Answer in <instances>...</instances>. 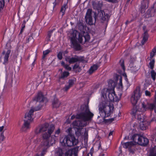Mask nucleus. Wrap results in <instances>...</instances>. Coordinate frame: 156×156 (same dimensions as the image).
I'll return each mask as SVG.
<instances>
[{
  "instance_id": "nucleus-24",
  "label": "nucleus",
  "mask_w": 156,
  "mask_h": 156,
  "mask_svg": "<svg viewBox=\"0 0 156 156\" xmlns=\"http://www.w3.org/2000/svg\"><path fill=\"white\" fill-rule=\"evenodd\" d=\"M123 147L125 148H128L132 147L135 145V144L133 141L128 142L126 143H123L122 144Z\"/></svg>"
},
{
  "instance_id": "nucleus-22",
  "label": "nucleus",
  "mask_w": 156,
  "mask_h": 156,
  "mask_svg": "<svg viewBox=\"0 0 156 156\" xmlns=\"http://www.w3.org/2000/svg\"><path fill=\"white\" fill-rule=\"evenodd\" d=\"M107 14L105 15L103 11L102 10H101L98 12V17H97L96 16H95L94 19L95 21L96 20V18L98 17H100L101 18V19L103 20H105L106 19L105 17H107Z\"/></svg>"
},
{
  "instance_id": "nucleus-33",
  "label": "nucleus",
  "mask_w": 156,
  "mask_h": 156,
  "mask_svg": "<svg viewBox=\"0 0 156 156\" xmlns=\"http://www.w3.org/2000/svg\"><path fill=\"white\" fill-rule=\"evenodd\" d=\"M148 39V34L147 32H145L143 35V39L141 42L142 44H144L147 41Z\"/></svg>"
},
{
  "instance_id": "nucleus-29",
  "label": "nucleus",
  "mask_w": 156,
  "mask_h": 156,
  "mask_svg": "<svg viewBox=\"0 0 156 156\" xmlns=\"http://www.w3.org/2000/svg\"><path fill=\"white\" fill-rule=\"evenodd\" d=\"M69 73L67 71H64L61 74V75L59 76V79H64L65 78L67 77L69 75Z\"/></svg>"
},
{
  "instance_id": "nucleus-19",
  "label": "nucleus",
  "mask_w": 156,
  "mask_h": 156,
  "mask_svg": "<svg viewBox=\"0 0 156 156\" xmlns=\"http://www.w3.org/2000/svg\"><path fill=\"white\" fill-rule=\"evenodd\" d=\"M149 3L148 0H143L141 2L140 9L141 13L144 12L145 9L148 7Z\"/></svg>"
},
{
  "instance_id": "nucleus-37",
  "label": "nucleus",
  "mask_w": 156,
  "mask_h": 156,
  "mask_svg": "<svg viewBox=\"0 0 156 156\" xmlns=\"http://www.w3.org/2000/svg\"><path fill=\"white\" fill-rule=\"evenodd\" d=\"M81 131V129L79 128H77V130L75 131V134L76 136H80Z\"/></svg>"
},
{
  "instance_id": "nucleus-61",
  "label": "nucleus",
  "mask_w": 156,
  "mask_h": 156,
  "mask_svg": "<svg viewBox=\"0 0 156 156\" xmlns=\"http://www.w3.org/2000/svg\"><path fill=\"white\" fill-rule=\"evenodd\" d=\"M154 112L156 113V106H155L154 108Z\"/></svg>"
},
{
  "instance_id": "nucleus-62",
  "label": "nucleus",
  "mask_w": 156,
  "mask_h": 156,
  "mask_svg": "<svg viewBox=\"0 0 156 156\" xmlns=\"http://www.w3.org/2000/svg\"><path fill=\"white\" fill-rule=\"evenodd\" d=\"M154 121V119H153V118H152V119H151V122H152V121Z\"/></svg>"
},
{
  "instance_id": "nucleus-49",
  "label": "nucleus",
  "mask_w": 156,
  "mask_h": 156,
  "mask_svg": "<svg viewBox=\"0 0 156 156\" xmlns=\"http://www.w3.org/2000/svg\"><path fill=\"white\" fill-rule=\"evenodd\" d=\"M1 137H2V141L5 138V137L4 136V133H3V132L1 133Z\"/></svg>"
},
{
  "instance_id": "nucleus-14",
  "label": "nucleus",
  "mask_w": 156,
  "mask_h": 156,
  "mask_svg": "<svg viewBox=\"0 0 156 156\" xmlns=\"http://www.w3.org/2000/svg\"><path fill=\"white\" fill-rule=\"evenodd\" d=\"M78 148L75 147L71 150H69L65 153V156H78Z\"/></svg>"
},
{
  "instance_id": "nucleus-26",
  "label": "nucleus",
  "mask_w": 156,
  "mask_h": 156,
  "mask_svg": "<svg viewBox=\"0 0 156 156\" xmlns=\"http://www.w3.org/2000/svg\"><path fill=\"white\" fill-rule=\"evenodd\" d=\"M10 52L11 51L9 50H8L6 52H5V51H4L2 52V56L3 55H5L4 62V63L7 62L8 61V58Z\"/></svg>"
},
{
  "instance_id": "nucleus-31",
  "label": "nucleus",
  "mask_w": 156,
  "mask_h": 156,
  "mask_svg": "<svg viewBox=\"0 0 156 156\" xmlns=\"http://www.w3.org/2000/svg\"><path fill=\"white\" fill-rule=\"evenodd\" d=\"M76 81V79L75 78H73L72 79L69 80L68 82L69 86L72 87L74 85V83Z\"/></svg>"
},
{
  "instance_id": "nucleus-18",
  "label": "nucleus",
  "mask_w": 156,
  "mask_h": 156,
  "mask_svg": "<svg viewBox=\"0 0 156 156\" xmlns=\"http://www.w3.org/2000/svg\"><path fill=\"white\" fill-rule=\"evenodd\" d=\"M61 105V102L59 101L55 96L52 101V105L53 108H58Z\"/></svg>"
},
{
  "instance_id": "nucleus-6",
  "label": "nucleus",
  "mask_w": 156,
  "mask_h": 156,
  "mask_svg": "<svg viewBox=\"0 0 156 156\" xmlns=\"http://www.w3.org/2000/svg\"><path fill=\"white\" fill-rule=\"evenodd\" d=\"M5 83L4 86V90H8L12 87L13 71L12 69H6Z\"/></svg>"
},
{
  "instance_id": "nucleus-52",
  "label": "nucleus",
  "mask_w": 156,
  "mask_h": 156,
  "mask_svg": "<svg viewBox=\"0 0 156 156\" xmlns=\"http://www.w3.org/2000/svg\"><path fill=\"white\" fill-rule=\"evenodd\" d=\"M4 127V126H0V132H1L3 130Z\"/></svg>"
},
{
  "instance_id": "nucleus-8",
  "label": "nucleus",
  "mask_w": 156,
  "mask_h": 156,
  "mask_svg": "<svg viewBox=\"0 0 156 156\" xmlns=\"http://www.w3.org/2000/svg\"><path fill=\"white\" fill-rule=\"evenodd\" d=\"M107 94L108 95V98L110 101L114 102L118 101V98L117 96H116L114 90H109V89H108L105 92L104 90L102 91V97H103L104 98L105 97L107 98Z\"/></svg>"
},
{
  "instance_id": "nucleus-15",
  "label": "nucleus",
  "mask_w": 156,
  "mask_h": 156,
  "mask_svg": "<svg viewBox=\"0 0 156 156\" xmlns=\"http://www.w3.org/2000/svg\"><path fill=\"white\" fill-rule=\"evenodd\" d=\"M149 143V140L148 139L143 136L141 135L140 138L138 142L139 145L144 146H146Z\"/></svg>"
},
{
  "instance_id": "nucleus-11",
  "label": "nucleus",
  "mask_w": 156,
  "mask_h": 156,
  "mask_svg": "<svg viewBox=\"0 0 156 156\" xmlns=\"http://www.w3.org/2000/svg\"><path fill=\"white\" fill-rule=\"evenodd\" d=\"M50 125L48 123H45L36 128L35 130L36 134H38L40 133L48 131V129L50 127Z\"/></svg>"
},
{
  "instance_id": "nucleus-42",
  "label": "nucleus",
  "mask_w": 156,
  "mask_h": 156,
  "mask_svg": "<svg viewBox=\"0 0 156 156\" xmlns=\"http://www.w3.org/2000/svg\"><path fill=\"white\" fill-rule=\"evenodd\" d=\"M71 87L70 86H69V85H66L63 88L62 90L64 91H67Z\"/></svg>"
},
{
  "instance_id": "nucleus-10",
  "label": "nucleus",
  "mask_w": 156,
  "mask_h": 156,
  "mask_svg": "<svg viewBox=\"0 0 156 156\" xmlns=\"http://www.w3.org/2000/svg\"><path fill=\"white\" fill-rule=\"evenodd\" d=\"M55 129L54 125H50V127L48 129L47 132H45L42 135V137L44 140H49V137L51 136V134L54 131Z\"/></svg>"
},
{
  "instance_id": "nucleus-51",
  "label": "nucleus",
  "mask_w": 156,
  "mask_h": 156,
  "mask_svg": "<svg viewBox=\"0 0 156 156\" xmlns=\"http://www.w3.org/2000/svg\"><path fill=\"white\" fill-rule=\"evenodd\" d=\"M76 115H73L72 116H71V119H74L75 118H76Z\"/></svg>"
},
{
  "instance_id": "nucleus-50",
  "label": "nucleus",
  "mask_w": 156,
  "mask_h": 156,
  "mask_svg": "<svg viewBox=\"0 0 156 156\" xmlns=\"http://www.w3.org/2000/svg\"><path fill=\"white\" fill-rule=\"evenodd\" d=\"M100 156H107V154L106 153H102L101 154Z\"/></svg>"
},
{
  "instance_id": "nucleus-12",
  "label": "nucleus",
  "mask_w": 156,
  "mask_h": 156,
  "mask_svg": "<svg viewBox=\"0 0 156 156\" xmlns=\"http://www.w3.org/2000/svg\"><path fill=\"white\" fill-rule=\"evenodd\" d=\"M135 60L134 58H131L127 62V66H125L124 65V62L123 59H121L119 62L122 68H125L126 67L133 68L135 67L134 62Z\"/></svg>"
},
{
  "instance_id": "nucleus-25",
  "label": "nucleus",
  "mask_w": 156,
  "mask_h": 156,
  "mask_svg": "<svg viewBox=\"0 0 156 156\" xmlns=\"http://www.w3.org/2000/svg\"><path fill=\"white\" fill-rule=\"evenodd\" d=\"M66 60L70 63H73L76 62L79 60V57L75 56L74 58H70L69 57H68L66 58Z\"/></svg>"
},
{
  "instance_id": "nucleus-55",
  "label": "nucleus",
  "mask_w": 156,
  "mask_h": 156,
  "mask_svg": "<svg viewBox=\"0 0 156 156\" xmlns=\"http://www.w3.org/2000/svg\"><path fill=\"white\" fill-rule=\"evenodd\" d=\"M152 139L154 140V139L155 137L156 136V135L155 134H153V135H152Z\"/></svg>"
},
{
  "instance_id": "nucleus-9",
  "label": "nucleus",
  "mask_w": 156,
  "mask_h": 156,
  "mask_svg": "<svg viewBox=\"0 0 156 156\" xmlns=\"http://www.w3.org/2000/svg\"><path fill=\"white\" fill-rule=\"evenodd\" d=\"M141 113L140 111L138 108H133L131 112V114L135 118L141 121L144 120L142 118H143L144 115L143 114L140 113Z\"/></svg>"
},
{
  "instance_id": "nucleus-56",
  "label": "nucleus",
  "mask_w": 156,
  "mask_h": 156,
  "mask_svg": "<svg viewBox=\"0 0 156 156\" xmlns=\"http://www.w3.org/2000/svg\"><path fill=\"white\" fill-rule=\"evenodd\" d=\"M109 121L110 122H112L114 120V118H112L109 119Z\"/></svg>"
},
{
  "instance_id": "nucleus-44",
  "label": "nucleus",
  "mask_w": 156,
  "mask_h": 156,
  "mask_svg": "<svg viewBox=\"0 0 156 156\" xmlns=\"http://www.w3.org/2000/svg\"><path fill=\"white\" fill-rule=\"evenodd\" d=\"M50 52V50H46L43 51V58H44L45 57L46 55L47 54H48Z\"/></svg>"
},
{
  "instance_id": "nucleus-16",
  "label": "nucleus",
  "mask_w": 156,
  "mask_h": 156,
  "mask_svg": "<svg viewBox=\"0 0 156 156\" xmlns=\"http://www.w3.org/2000/svg\"><path fill=\"white\" fill-rule=\"evenodd\" d=\"M142 107L145 110H149L151 111H152L154 108L155 106L154 103H147L145 104L144 102L142 103Z\"/></svg>"
},
{
  "instance_id": "nucleus-28",
  "label": "nucleus",
  "mask_w": 156,
  "mask_h": 156,
  "mask_svg": "<svg viewBox=\"0 0 156 156\" xmlns=\"http://www.w3.org/2000/svg\"><path fill=\"white\" fill-rule=\"evenodd\" d=\"M149 72H150L149 74L150 75L151 78L153 81H155L156 79V72H155L153 69H151V70Z\"/></svg>"
},
{
  "instance_id": "nucleus-48",
  "label": "nucleus",
  "mask_w": 156,
  "mask_h": 156,
  "mask_svg": "<svg viewBox=\"0 0 156 156\" xmlns=\"http://www.w3.org/2000/svg\"><path fill=\"white\" fill-rule=\"evenodd\" d=\"M145 95L147 96H151V93L150 91L146 90L145 91Z\"/></svg>"
},
{
  "instance_id": "nucleus-5",
  "label": "nucleus",
  "mask_w": 156,
  "mask_h": 156,
  "mask_svg": "<svg viewBox=\"0 0 156 156\" xmlns=\"http://www.w3.org/2000/svg\"><path fill=\"white\" fill-rule=\"evenodd\" d=\"M78 140L76 139L74 135L69 134L66 136L62 141V144L64 146L70 147L76 145Z\"/></svg>"
},
{
  "instance_id": "nucleus-60",
  "label": "nucleus",
  "mask_w": 156,
  "mask_h": 156,
  "mask_svg": "<svg viewBox=\"0 0 156 156\" xmlns=\"http://www.w3.org/2000/svg\"><path fill=\"white\" fill-rule=\"evenodd\" d=\"M124 139H125V140H129V136H128L127 137L126 136L125 137Z\"/></svg>"
},
{
  "instance_id": "nucleus-46",
  "label": "nucleus",
  "mask_w": 156,
  "mask_h": 156,
  "mask_svg": "<svg viewBox=\"0 0 156 156\" xmlns=\"http://www.w3.org/2000/svg\"><path fill=\"white\" fill-rule=\"evenodd\" d=\"M62 52H59L58 54L57 57L59 59L61 60L62 59Z\"/></svg>"
},
{
  "instance_id": "nucleus-4",
  "label": "nucleus",
  "mask_w": 156,
  "mask_h": 156,
  "mask_svg": "<svg viewBox=\"0 0 156 156\" xmlns=\"http://www.w3.org/2000/svg\"><path fill=\"white\" fill-rule=\"evenodd\" d=\"M98 107L100 113L103 114L105 118L110 116L112 113L114 108L113 104H109L108 105L105 101L100 103Z\"/></svg>"
},
{
  "instance_id": "nucleus-41",
  "label": "nucleus",
  "mask_w": 156,
  "mask_h": 156,
  "mask_svg": "<svg viewBox=\"0 0 156 156\" xmlns=\"http://www.w3.org/2000/svg\"><path fill=\"white\" fill-rule=\"evenodd\" d=\"M129 151L130 153H131L133 154H134L135 153V151H136L134 145V146L133 147H132L129 148Z\"/></svg>"
},
{
  "instance_id": "nucleus-3",
  "label": "nucleus",
  "mask_w": 156,
  "mask_h": 156,
  "mask_svg": "<svg viewBox=\"0 0 156 156\" xmlns=\"http://www.w3.org/2000/svg\"><path fill=\"white\" fill-rule=\"evenodd\" d=\"M41 108V106L38 105L37 107H35L33 109H31L28 112L26 113L25 115V118L27 119V120H24V123L22 126L21 129L23 131H25L27 129L30 128V122L32 121L33 119L32 118V115H33L34 111L39 110Z\"/></svg>"
},
{
  "instance_id": "nucleus-7",
  "label": "nucleus",
  "mask_w": 156,
  "mask_h": 156,
  "mask_svg": "<svg viewBox=\"0 0 156 156\" xmlns=\"http://www.w3.org/2000/svg\"><path fill=\"white\" fill-rule=\"evenodd\" d=\"M141 95L140 88L139 87H137L134 91L130 98L131 102L133 106V108H135L136 107L138 108V106L136 105V104H137L138 101L140 99Z\"/></svg>"
},
{
  "instance_id": "nucleus-47",
  "label": "nucleus",
  "mask_w": 156,
  "mask_h": 156,
  "mask_svg": "<svg viewBox=\"0 0 156 156\" xmlns=\"http://www.w3.org/2000/svg\"><path fill=\"white\" fill-rule=\"evenodd\" d=\"M61 65L63 67L65 68H68V66L65 64L64 62L62 61L61 62Z\"/></svg>"
},
{
  "instance_id": "nucleus-32",
  "label": "nucleus",
  "mask_w": 156,
  "mask_h": 156,
  "mask_svg": "<svg viewBox=\"0 0 156 156\" xmlns=\"http://www.w3.org/2000/svg\"><path fill=\"white\" fill-rule=\"evenodd\" d=\"M108 86L111 88H114L115 86V83L114 81L112 80H110L108 81Z\"/></svg>"
},
{
  "instance_id": "nucleus-63",
  "label": "nucleus",
  "mask_w": 156,
  "mask_h": 156,
  "mask_svg": "<svg viewBox=\"0 0 156 156\" xmlns=\"http://www.w3.org/2000/svg\"><path fill=\"white\" fill-rule=\"evenodd\" d=\"M50 36H51V35L50 34H48V38H50Z\"/></svg>"
},
{
  "instance_id": "nucleus-17",
  "label": "nucleus",
  "mask_w": 156,
  "mask_h": 156,
  "mask_svg": "<svg viewBox=\"0 0 156 156\" xmlns=\"http://www.w3.org/2000/svg\"><path fill=\"white\" fill-rule=\"evenodd\" d=\"M45 98L41 92H39L37 95L35 97L34 100L36 101L37 102H43Z\"/></svg>"
},
{
  "instance_id": "nucleus-30",
  "label": "nucleus",
  "mask_w": 156,
  "mask_h": 156,
  "mask_svg": "<svg viewBox=\"0 0 156 156\" xmlns=\"http://www.w3.org/2000/svg\"><path fill=\"white\" fill-rule=\"evenodd\" d=\"M149 156H156V146L150 150Z\"/></svg>"
},
{
  "instance_id": "nucleus-40",
  "label": "nucleus",
  "mask_w": 156,
  "mask_h": 156,
  "mask_svg": "<svg viewBox=\"0 0 156 156\" xmlns=\"http://www.w3.org/2000/svg\"><path fill=\"white\" fill-rule=\"evenodd\" d=\"M58 156H64V153L62 149L58 150L57 152Z\"/></svg>"
},
{
  "instance_id": "nucleus-35",
  "label": "nucleus",
  "mask_w": 156,
  "mask_h": 156,
  "mask_svg": "<svg viewBox=\"0 0 156 156\" xmlns=\"http://www.w3.org/2000/svg\"><path fill=\"white\" fill-rule=\"evenodd\" d=\"M49 140H44L43 139L41 145L44 146H48L49 145Z\"/></svg>"
},
{
  "instance_id": "nucleus-20",
  "label": "nucleus",
  "mask_w": 156,
  "mask_h": 156,
  "mask_svg": "<svg viewBox=\"0 0 156 156\" xmlns=\"http://www.w3.org/2000/svg\"><path fill=\"white\" fill-rule=\"evenodd\" d=\"M153 8V9H152L150 11L148 10L147 13H145V16L146 18H148L150 16H154V9H156V2L154 4Z\"/></svg>"
},
{
  "instance_id": "nucleus-57",
  "label": "nucleus",
  "mask_w": 156,
  "mask_h": 156,
  "mask_svg": "<svg viewBox=\"0 0 156 156\" xmlns=\"http://www.w3.org/2000/svg\"><path fill=\"white\" fill-rule=\"evenodd\" d=\"M93 154L91 153H89L87 154L86 156H93Z\"/></svg>"
},
{
  "instance_id": "nucleus-21",
  "label": "nucleus",
  "mask_w": 156,
  "mask_h": 156,
  "mask_svg": "<svg viewBox=\"0 0 156 156\" xmlns=\"http://www.w3.org/2000/svg\"><path fill=\"white\" fill-rule=\"evenodd\" d=\"M141 135L140 134H133L130 140L133 141V143L136 144H138V142L139 141L140 136Z\"/></svg>"
},
{
  "instance_id": "nucleus-58",
  "label": "nucleus",
  "mask_w": 156,
  "mask_h": 156,
  "mask_svg": "<svg viewBox=\"0 0 156 156\" xmlns=\"http://www.w3.org/2000/svg\"><path fill=\"white\" fill-rule=\"evenodd\" d=\"M68 131L69 132V134H71L70 133V131H71V128H69L68 129Z\"/></svg>"
},
{
  "instance_id": "nucleus-34",
  "label": "nucleus",
  "mask_w": 156,
  "mask_h": 156,
  "mask_svg": "<svg viewBox=\"0 0 156 156\" xmlns=\"http://www.w3.org/2000/svg\"><path fill=\"white\" fill-rule=\"evenodd\" d=\"M4 6V0H0V13L2 12Z\"/></svg>"
},
{
  "instance_id": "nucleus-53",
  "label": "nucleus",
  "mask_w": 156,
  "mask_h": 156,
  "mask_svg": "<svg viewBox=\"0 0 156 156\" xmlns=\"http://www.w3.org/2000/svg\"><path fill=\"white\" fill-rule=\"evenodd\" d=\"M113 132L114 131H111L109 133V134H108V136H110L111 135H112V134H113Z\"/></svg>"
},
{
  "instance_id": "nucleus-23",
  "label": "nucleus",
  "mask_w": 156,
  "mask_h": 156,
  "mask_svg": "<svg viewBox=\"0 0 156 156\" xmlns=\"http://www.w3.org/2000/svg\"><path fill=\"white\" fill-rule=\"evenodd\" d=\"M148 125V123L147 121L143 120L140 122V128L142 130H145L147 127Z\"/></svg>"
},
{
  "instance_id": "nucleus-2",
  "label": "nucleus",
  "mask_w": 156,
  "mask_h": 156,
  "mask_svg": "<svg viewBox=\"0 0 156 156\" xmlns=\"http://www.w3.org/2000/svg\"><path fill=\"white\" fill-rule=\"evenodd\" d=\"M77 35L78 36V40L80 43H83L89 41L90 36L87 32L81 31L80 33H79L76 30H72L70 36L72 46L76 50H79L81 49V47L77 42Z\"/></svg>"
},
{
  "instance_id": "nucleus-39",
  "label": "nucleus",
  "mask_w": 156,
  "mask_h": 156,
  "mask_svg": "<svg viewBox=\"0 0 156 156\" xmlns=\"http://www.w3.org/2000/svg\"><path fill=\"white\" fill-rule=\"evenodd\" d=\"M154 59H151L149 63V66L151 68H153L154 67Z\"/></svg>"
},
{
  "instance_id": "nucleus-64",
  "label": "nucleus",
  "mask_w": 156,
  "mask_h": 156,
  "mask_svg": "<svg viewBox=\"0 0 156 156\" xmlns=\"http://www.w3.org/2000/svg\"><path fill=\"white\" fill-rule=\"evenodd\" d=\"M155 98H156V91L155 92Z\"/></svg>"
},
{
  "instance_id": "nucleus-38",
  "label": "nucleus",
  "mask_w": 156,
  "mask_h": 156,
  "mask_svg": "<svg viewBox=\"0 0 156 156\" xmlns=\"http://www.w3.org/2000/svg\"><path fill=\"white\" fill-rule=\"evenodd\" d=\"M66 5L63 6L61 8L60 13H62V15L63 16L65 13L66 9Z\"/></svg>"
},
{
  "instance_id": "nucleus-45",
  "label": "nucleus",
  "mask_w": 156,
  "mask_h": 156,
  "mask_svg": "<svg viewBox=\"0 0 156 156\" xmlns=\"http://www.w3.org/2000/svg\"><path fill=\"white\" fill-rule=\"evenodd\" d=\"M97 69H89V70L87 72L90 74H91Z\"/></svg>"
},
{
  "instance_id": "nucleus-1",
  "label": "nucleus",
  "mask_w": 156,
  "mask_h": 156,
  "mask_svg": "<svg viewBox=\"0 0 156 156\" xmlns=\"http://www.w3.org/2000/svg\"><path fill=\"white\" fill-rule=\"evenodd\" d=\"M81 109L83 112L77 114L76 117L77 119L82 120L74 121L72 124L74 126L78 127H83L86 126L87 121L91 120L94 116V114L90 112L88 107L86 105L81 106Z\"/></svg>"
},
{
  "instance_id": "nucleus-36",
  "label": "nucleus",
  "mask_w": 156,
  "mask_h": 156,
  "mask_svg": "<svg viewBox=\"0 0 156 156\" xmlns=\"http://www.w3.org/2000/svg\"><path fill=\"white\" fill-rule=\"evenodd\" d=\"M156 55V48L153 49L152 51L150 53V58L151 59H152V58Z\"/></svg>"
},
{
  "instance_id": "nucleus-27",
  "label": "nucleus",
  "mask_w": 156,
  "mask_h": 156,
  "mask_svg": "<svg viewBox=\"0 0 156 156\" xmlns=\"http://www.w3.org/2000/svg\"><path fill=\"white\" fill-rule=\"evenodd\" d=\"M61 132V130L60 129H58L57 130H56L55 132V135H52L51 136V142H55L56 140L58 139L57 137L58 136H56V135H58Z\"/></svg>"
},
{
  "instance_id": "nucleus-43",
  "label": "nucleus",
  "mask_w": 156,
  "mask_h": 156,
  "mask_svg": "<svg viewBox=\"0 0 156 156\" xmlns=\"http://www.w3.org/2000/svg\"><path fill=\"white\" fill-rule=\"evenodd\" d=\"M100 63L94 64L92 66H91L90 68H97L100 67Z\"/></svg>"
},
{
  "instance_id": "nucleus-13",
  "label": "nucleus",
  "mask_w": 156,
  "mask_h": 156,
  "mask_svg": "<svg viewBox=\"0 0 156 156\" xmlns=\"http://www.w3.org/2000/svg\"><path fill=\"white\" fill-rule=\"evenodd\" d=\"M91 13L92 10L90 9H88L87 10L86 15L85 16V19L86 21L90 25H93L94 23L91 16Z\"/></svg>"
},
{
  "instance_id": "nucleus-54",
  "label": "nucleus",
  "mask_w": 156,
  "mask_h": 156,
  "mask_svg": "<svg viewBox=\"0 0 156 156\" xmlns=\"http://www.w3.org/2000/svg\"><path fill=\"white\" fill-rule=\"evenodd\" d=\"M138 70H132L131 71V72L133 73V74H135L136 73L137 71Z\"/></svg>"
},
{
  "instance_id": "nucleus-59",
  "label": "nucleus",
  "mask_w": 156,
  "mask_h": 156,
  "mask_svg": "<svg viewBox=\"0 0 156 156\" xmlns=\"http://www.w3.org/2000/svg\"><path fill=\"white\" fill-rule=\"evenodd\" d=\"M119 83L120 84V86H122V80L121 79H120V83Z\"/></svg>"
}]
</instances>
